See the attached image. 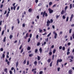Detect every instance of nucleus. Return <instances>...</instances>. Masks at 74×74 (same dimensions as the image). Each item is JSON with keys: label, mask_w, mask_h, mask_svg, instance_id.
<instances>
[{"label": "nucleus", "mask_w": 74, "mask_h": 74, "mask_svg": "<svg viewBox=\"0 0 74 74\" xmlns=\"http://www.w3.org/2000/svg\"><path fill=\"white\" fill-rule=\"evenodd\" d=\"M41 15H42V16L43 18L45 16H48V14L46 12V11H44L43 13V12H42L40 13Z\"/></svg>", "instance_id": "obj_1"}, {"label": "nucleus", "mask_w": 74, "mask_h": 74, "mask_svg": "<svg viewBox=\"0 0 74 74\" xmlns=\"http://www.w3.org/2000/svg\"><path fill=\"white\" fill-rule=\"evenodd\" d=\"M47 26H49V23H53V20H52V19H51L50 20V21H49V20H48L47 21Z\"/></svg>", "instance_id": "obj_2"}, {"label": "nucleus", "mask_w": 74, "mask_h": 74, "mask_svg": "<svg viewBox=\"0 0 74 74\" xmlns=\"http://www.w3.org/2000/svg\"><path fill=\"white\" fill-rule=\"evenodd\" d=\"M48 10L49 12V14H52V13H53V10H52L50 8H49Z\"/></svg>", "instance_id": "obj_3"}, {"label": "nucleus", "mask_w": 74, "mask_h": 74, "mask_svg": "<svg viewBox=\"0 0 74 74\" xmlns=\"http://www.w3.org/2000/svg\"><path fill=\"white\" fill-rule=\"evenodd\" d=\"M53 33L55 35L54 36V38H55V39H56V38H57V36H58V34H57V33H56V32H55L54 31Z\"/></svg>", "instance_id": "obj_4"}, {"label": "nucleus", "mask_w": 74, "mask_h": 74, "mask_svg": "<svg viewBox=\"0 0 74 74\" xmlns=\"http://www.w3.org/2000/svg\"><path fill=\"white\" fill-rule=\"evenodd\" d=\"M73 16H74V15H73V14H72L71 15V18H70V22H71L73 18Z\"/></svg>", "instance_id": "obj_5"}, {"label": "nucleus", "mask_w": 74, "mask_h": 74, "mask_svg": "<svg viewBox=\"0 0 74 74\" xmlns=\"http://www.w3.org/2000/svg\"><path fill=\"white\" fill-rule=\"evenodd\" d=\"M5 62H7V64L9 66L10 65V62L9 61H8V60H7V59L6 58V60L5 61Z\"/></svg>", "instance_id": "obj_6"}, {"label": "nucleus", "mask_w": 74, "mask_h": 74, "mask_svg": "<svg viewBox=\"0 0 74 74\" xmlns=\"http://www.w3.org/2000/svg\"><path fill=\"white\" fill-rule=\"evenodd\" d=\"M73 71L72 70H69L68 71V73L69 74H73Z\"/></svg>", "instance_id": "obj_7"}, {"label": "nucleus", "mask_w": 74, "mask_h": 74, "mask_svg": "<svg viewBox=\"0 0 74 74\" xmlns=\"http://www.w3.org/2000/svg\"><path fill=\"white\" fill-rule=\"evenodd\" d=\"M68 58L69 59L70 58H71V59H73L74 58V57H73V56H68Z\"/></svg>", "instance_id": "obj_8"}, {"label": "nucleus", "mask_w": 74, "mask_h": 74, "mask_svg": "<svg viewBox=\"0 0 74 74\" xmlns=\"http://www.w3.org/2000/svg\"><path fill=\"white\" fill-rule=\"evenodd\" d=\"M10 13V12H8L7 14L6 15V18H8V16H9V14Z\"/></svg>", "instance_id": "obj_9"}, {"label": "nucleus", "mask_w": 74, "mask_h": 74, "mask_svg": "<svg viewBox=\"0 0 74 74\" xmlns=\"http://www.w3.org/2000/svg\"><path fill=\"white\" fill-rule=\"evenodd\" d=\"M34 64L35 66H36L37 64V61H35L34 62Z\"/></svg>", "instance_id": "obj_10"}, {"label": "nucleus", "mask_w": 74, "mask_h": 74, "mask_svg": "<svg viewBox=\"0 0 74 74\" xmlns=\"http://www.w3.org/2000/svg\"><path fill=\"white\" fill-rule=\"evenodd\" d=\"M7 70L8 69L7 68H5L4 69V71L6 73H8V71Z\"/></svg>", "instance_id": "obj_11"}, {"label": "nucleus", "mask_w": 74, "mask_h": 74, "mask_svg": "<svg viewBox=\"0 0 74 74\" xmlns=\"http://www.w3.org/2000/svg\"><path fill=\"white\" fill-rule=\"evenodd\" d=\"M13 37V36L12 35H10L9 36V38L10 39H12Z\"/></svg>", "instance_id": "obj_12"}, {"label": "nucleus", "mask_w": 74, "mask_h": 74, "mask_svg": "<svg viewBox=\"0 0 74 74\" xmlns=\"http://www.w3.org/2000/svg\"><path fill=\"white\" fill-rule=\"evenodd\" d=\"M5 40H6V37H4V38L3 40V42H5Z\"/></svg>", "instance_id": "obj_13"}, {"label": "nucleus", "mask_w": 74, "mask_h": 74, "mask_svg": "<svg viewBox=\"0 0 74 74\" xmlns=\"http://www.w3.org/2000/svg\"><path fill=\"white\" fill-rule=\"evenodd\" d=\"M32 11L33 9H32L31 8H29L28 10L29 12H32Z\"/></svg>", "instance_id": "obj_14"}, {"label": "nucleus", "mask_w": 74, "mask_h": 74, "mask_svg": "<svg viewBox=\"0 0 74 74\" xmlns=\"http://www.w3.org/2000/svg\"><path fill=\"white\" fill-rule=\"evenodd\" d=\"M57 60H58L59 62H62L63 60L62 59H60V60L58 59Z\"/></svg>", "instance_id": "obj_15"}, {"label": "nucleus", "mask_w": 74, "mask_h": 74, "mask_svg": "<svg viewBox=\"0 0 74 74\" xmlns=\"http://www.w3.org/2000/svg\"><path fill=\"white\" fill-rule=\"evenodd\" d=\"M17 21L18 24H19V23H20V21H19V18L17 19Z\"/></svg>", "instance_id": "obj_16"}, {"label": "nucleus", "mask_w": 74, "mask_h": 74, "mask_svg": "<svg viewBox=\"0 0 74 74\" xmlns=\"http://www.w3.org/2000/svg\"><path fill=\"white\" fill-rule=\"evenodd\" d=\"M51 61V59H49L47 60V62L48 63H50Z\"/></svg>", "instance_id": "obj_17"}, {"label": "nucleus", "mask_w": 74, "mask_h": 74, "mask_svg": "<svg viewBox=\"0 0 74 74\" xmlns=\"http://www.w3.org/2000/svg\"><path fill=\"white\" fill-rule=\"evenodd\" d=\"M39 51L40 53H42V49L41 48H40L39 49Z\"/></svg>", "instance_id": "obj_18"}, {"label": "nucleus", "mask_w": 74, "mask_h": 74, "mask_svg": "<svg viewBox=\"0 0 74 74\" xmlns=\"http://www.w3.org/2000/svg\"><path fill=\"white\" fill-rule=\"evenodd\" d=\"M64 11L63 10H62V11H61V14L62 15H63V14H64Z\"/></svg>", "instance_id": "obj_19"}, {"label": "nucleus", "mask_w": 74, "mask_h": 74, "mask_svg": "<svg viewBox=\"0 0 74 74\" xmlns=\"http://www.w3.org/2000/svg\"><path fill=\"white\" fill-rule=\"evenodd\" d=\"M18 66V62H17L16 63V67L17 68Z\"/></svg>", "instance_id": "obj_20"}, {"label": "nucleus", "mask_w": 74, "mask_h": 74, "mask_svg": "<svg viewBox=\"0 0 74 74\" xmlns=\"http://www.w3.org/2000/svg\"><path fill=\"white\" fill-rule=\"evenodd\" d=\"M39 32L40 33H42V30L40 28L39 29Z\"/></svg>", "instance_id": "obj_21"}, {"label": "nucleus", "mask_w": 74, "mask_h": 74, "mask_svg": "<svg viewBox=\"0 0 74 74\" xmlns=\"http://www.w3.org/2000/svg\"><path fill=\"white\" fill-rule=\"evenodd\" d=\"M26 60H25L24 62H23V64H25L26 63Z\"/></svg>", "instance_id": "obj_22"}, {"label": "nucleus", "mask_w": 74, "mask_h": 74, "mask_svg": "<svg viewBox=\"0 0 74 74\" xmlns=\"http://www.w3.org/2000/svg\"><path fill=\"white\" fill-rule=\"evenodd\" d=\"M69 17H67L66 18V22H68L69 21Z\"/></svg>", "instance_id": "obj_23"}, {"label": "nucleus", "mask_w": 74, "mask_h": 74, "mask_svg": "<svg viewBox=\"0 0 74 74\" xmlns=\"http://www.w3.org/2000/svg\"><path fill=\"white\" fill-rule=\"evenodd\" d=\"M33 56V54H31L29 55V57H32V56Z\"/></svg>", "instance_id": "obj_24"}, {"label": "nucleus", "mask_w": 74, "mask_h": 74, "mask_svg": "<svg viewBox=\"0 0 74 74\" xmlns=\"http://www.w3.org/2000/svg\"><path fill=\"white\" fill-rule=\"evenodd\" d=\"M5 58V55L3 53L2 54V58Z\"/></svg>", "instance_id": "obj_25"}, {"label": "nucleus", "mask_w": 74, "mask_h": 74, "mask_svg": "<svg viewBox=\"0 0 74 74\" xmlns=\"http://www.w3.org/2000/svg\"><path fill=\"white\" fill-rule=\"evenodd\" d=\"M52 61L50 64V67H52Z\"/></svg>", "instance_id": "obj_26"}, {"label": "nucleus", "mask_w": 74, "mask_h": 74, "mask_svg": "<svg viewBox=\"0 0 74 74\" xmlns=\"http://www.w3.org/2000/svg\"><path fill=\"white\" fill-rule=\"evenodd\" d=\"M72 31V29H70L69 31V33H71Z\"/></svg>", "instance_id": "obj_27"}, {"label": "nucleus", "mask_w": 74, "mask_h": 74, "mask_svg": "<svg viewBox=\"0 0 74 74\" xmlns=\"http://www.w3.org/2000/svg\"><path fill=\"white\" fill-rule=\"evenodd\" d=\"M37 52H38V49H36L35 51V53H37Z\"/></svg>", "instance_id": "obj_28"}, {"label": "nucleus", "mask_w": 74, "mask_h": 74, "mask_svg": "<svg viewBox=\"0 0 74 74\" xmlns=\"http://www.w3.org/2000/svg\"><path fill=\"white\" fill-rule=\"evenodd\" d=\"M52 4V2H50L49 3V5H51Z\"/></svg>", "instance_id": "obj_29"}, {"label": "nucleus", "mask_w": 74, "mask_h": 74, "mask_svg": "<svg viewBox=\"0 0 74 74\" xmlns=\"http://www.w3.org/2000/svg\"><path fill=\"white\" fill-rule=\"evenodd\" d=\"M70 9H71L72 8V4H71L70 5Z\"/></svg>", "instance_id": "obj_30"}, {"label": "nucleus", "mask_w": 74, "mask_h": 74, "mask_svg": "<svg viewBox=\"0 0 74 74\" xmlns=\"http://www.w3.org/2000/svg\"><path fill=\"white\" fill-rule=\"evenodd\" d=\"M23 52V49H22L21 50V51L20 52L21 53H22Z\"/></svg>", "instance_id": "obj_31"}, {"label": "nucleus", "mask_w": 74, "mask_h": 74, "mask_svg": "<svg viewBox=\"0 0 74 74\" xmlns=\"http://www.w3.org/2000/svg\"><path fill=\"white\" fill-rule=\"evenodd\" d=\"M68 8V6H66L65 8V11H66Z\"/></svg>", "instance_id": "obj_32"}, {"label": "nucleus", "mask_w": 74, "mask_h": 74, "mask_svg": "<svg viewBox=\"0 0 74 74\" xmlns=\"http://www.w3.org/2000/svg\"><path fill=\"white\" fill-rule=\"evenodd\" d=\"M31 49V48H30V47H28L27 48V50H30Z\"/></svg>", "instance_id": "obj_33"}, {"label": "nucleus", "mask_w": 74, "mask_h": 74, "mask_svg": "<svg viewBox=\"0 0 74 74\" xmlns=\"http://www.w3.org/2000/svg\"><path fill=\"white\" fill-rule=\"evenodd\" d=\"M4 30H3L2 32V34H1L2 36H3V34H4Z\"/></svg>", "instance_id": "obj_34"}, {"label": "nucleus", "mask_w": 74, "mask_h": 74, "mask_svg": "<svg viewBox=\"0 0 74 74\" xmlns=\"http://www.w3.org/2000/svg\"><path fill=\"white\" fill-rule=\"evenodd\" d=\"M62 49L63 51H64V50H65V47H62Z\"/></svg>", "instance_id": "obj_35"}, {"label": "nucleus", "mask_w": 74, "mask_h": 74, "mask_svg": "<svg viewBox=\"0 0 74 74\" xmlns=\"http://www.w3.org/2000/svg\"><path fill=\"white\" fill-rule=\"evenodd\" d=\"M46 42H45L44 43H42V45H45L46 44Z\"/></svg>", "instance_id": "obj_36"}, {"label": "nucleus", "mask_w": 74, "mask_h": 74, "mask_svg": "<svg viewBox=\"0 0 74 74\" xmlns=\"http://www.w3.org/2000/svg\"><path fill=\"white\" fill-rule=\"evenodd\" d=\"M38 60H40V57L39 56H38Z\"/></svg>", "instance_id": "obj_37"}, {"label": "nucleus", "mask_w": 74, "mask_h": 74, "mask_svg": "<svg viewBox=\"0 0 74 74\" xmlns=\"http://www.w3.org/2000/svg\"><path fill=\"white\" fill-rule=\"evenodd\" d=\"M31 39L30 38H29L28 40V42H29L30 41Z\"/></svg>", "instance_id": "obj_38"}, {"label": "nucleus", "mask_w": 74, "mask_h": 74, "mask_svg": "<svg viewBox=\"0 0 74 74\" xmlns=\"http://www.w3.org/2000/svg\"><path fill=\"white\" fill-rule=\"evenodd\" d=\"M32 34H30V35H29V37L30 38H32Z\"/></svg>", "instance_id": "obj_39"}, {"label": "nucleus", "mask_w": 74, "mask_h": 74, "mask_svg": "<svg viewBox=\"0 0 74 74\" xmlns=\"http://www.w3.org/2000/svg\"><path fill=\"white\" fill-rule=\"evenodd\" d=\"M55 56V55H53L52 56V59L53 60V59H54V57Z\"/></svg>", "instance_id": "obj_40"}, {"label": "nucleus", "mask_w": 74, "mask_h": 74, "mask_svg": "<svg viewBox=\"0 0 74 74\" xmlns=\"http://www.w3.org/2000/svg\"><path fill=\"white\" fill-rule=\"evenodd\" d=\"M55 52H56V49H54L53 50V53H55Z\"/></svg>", "instance_id": "obj_41"}, {"label": "nucleus", "mask_w": 74, "mask_h": 74, "mask_svg": "<svg viewBox=\"0 0 74 74\" xmlns=\"http://www.w3.org/2000/svg\"><path fill=\"white\" fill-rule=\"evenodd\" d=\"M49 54L50 55H52V52L50 51L49 52Z\"/></svg>", "instance_id": "obj_42"}, {"label": "nucleus", "mask_w": 74, "mask_h": 74, "mask_svg": "<svg viewBox=\"0 0 74 74\" xmlns=\"http://www.w3.org/2000/svg\"><path fill=\"white\" fill-rule=\"evenodd\" d=\"M26 36L27 37H29V34L28 33L26 34Z\"/></svg>", "instance_id": "obj_43"}, {"label": "nucleus", "mask_w": 74, "mask_h": 74, "mask_svg": "<svg viewBox=\"0 0 74 74\" xmlns=\"http://www.w3.org/2000/svg\"><path fill=\"white\" fill-rule=\"evenodd\" d=\"M51 34V33H49L47 35V37H49L50 36V35Z\"/></svg>", "instance_id": "obj_44"}, {"label": "nucleus", "mask_w": 74, "mask_h": 74, "mask_svg": "<svg viewBox=\"0 0 74 74\" xmlns=\"http://www.w3.org/2000/svg\"><path fill=\"white\" fill-rule=\"evenodd\" d=\"M48 38H47L45 39V41H47V42H48Z\"/></svg>", "instance_id": "obj_45"}, {"label": "nucleus", "mask_w": 74, "mask_h": 74, "mask_svg": "<svg viewBox=\"0 0 74 74\" xmlns=\"http://www.w3.org/2000/svg\"><path fill=\"white\" fill-rule=\"evenodd\" d=\"M70 52H69V51H68L67 52V55H69V54H70Z\"/></svg>", "instance_id": "obj_46"}, {"label": "nucleus", "mask_w": 74, "mask_h": 74, "mask_svg": "<svg viewBox=\"0 0 74 74\" xmlns=\"http://www.w3.org/2000/svg\"><path fill=\"white\" fill-rule=\"evenodd\" d=\"M62 18L64 19H65L66 18V16H64V15H63L62 16Z\"/></svg>", "instance_id": "obj_47"}, {"label": "nucleus", "mask_w": 74, "mask_h": 74, "mask_svg": "<svg viewBox=\"0 0 74 74\" xmlns=\"http://www.w3.org/2000/svg\"><path fill=\"white\" fill-rule=\"evenodd\" d=\"M22 45H21L20 46V47L19 48V49H22Z\"/></svg>", "instance_id": "obj_48"}, {"label": "nucleus", "mask_w": 74, "mask_h": 74, "mask_svg": "<svg viewBox=\"0 0 74 74\" xmlns=\"http://www.w3.org/2000/svg\"><path fill=\"white\" fill-rule=\"evenodd\" d=\"M60 67L58 68L57 69L58 71H60Z\"/></svg>", "instance_id": "obj_49"}, {"label": "nucleus", "mask_w": 74, "mask_h": 74, "mask_svg": "<svg viewBox=\"0 0 74 74\" xmlns=\"http://www.w3.org/2000/svg\"><path fill=\"white\" fill-rule=\"evenodd\" d=\"M62 49V47L60 46L59 47V49Z\"/></svg>", "instance_id": "obj_50"}, {"label": "nucleus", "mask_w": 74, "mask_h": 74, "mask_svg": "<svg viewBox=\"0 0 74 74\" xmlns=\"http://www.w3.org/2000/svg\"><path fill=\"white\" fill-rule=\"evenodd\" d=\"M36 18H37V19H39L40 18V17L39 16H37Z\"/></svg>", "instance_id": "obj_51"}, {"label": "nucleus", "mask_w": 74, "mask_h": 74, "mask_svg": "<svg viewBox=\"0 0 74 74\" xmlns=\"http://www.w3.org/2000/svg\"><path fill=\"white\" fill-rule=\"evenodd\" d=\"M3 4L1 5V6H0L1 8H3Z\"/></svg>", "instance_id": "obj_52"}, {"label": "nucleus", "mask_w": 74, "mask_h": 74, "mask_svg": "<svg viewBox=\"0 0 74 74\" xmlns=\"http://www.w3.org/2000/svg\"><path fill=\"white\" fill-rule=\"evenodd\" d=\"M40 44V43L38 42L37 44V46H39Z\"/></svg>", "instance_id": "obj_53"}, {"label": "nucleus", "mask_w": 74, "mask_h": 74, "mask_svg": "<svg viewBox=\"0 0 74 74\" xmlns=\"http://www.w3.org/2000/svg\"><path fill=\"white\" fill-rule=\"evenodd\" d=\"M13 8L14 9V10H15V9L16 8V6H14Z\"/></svg>", "instance_id": "obj_54"}, {"label": "nucleus", "mask_w": 74, "mask_h": 74, "mask_svg": "<svg viewBox=\"0 0 74 74\" xmlns=\"http://www.w3.org/2000/svg\"><path fill=\"white\" fill-rule=\"evenodd\" d=\"M59 61L57 60V66H58V64L59 63Z\"/></svg>", "instance_id": "obj_55"}, {"label": "nucleus", "mask_w": 74, "mask_h": 74, "mask_svg": "<svg viewBox=\"0 0 74 74\" xmlns=\"http://www.w3.org/2000/svg\"><path fill=\"white\" fill-rule=\"evenodd\" d=\"M43 72H42V71H40L39 72V74H42Z\"/></svg>", "instance_id": "obj_56"}, {"label": "nucleus", "mask_w": 74, "mask_h": 74, "mask_svg": "<svg viewBox=\"0 0 74 74\" xmlns=\"http://www.w3.org/2000/svg\"><path fill=\"white\" fill-rule=\"evenodd\" d=\"M3 48H1L0 49V51H1L2 52L3 51Z\"/></svg>", "instance_id": "obj_57"}, {"label": "nucleus", "mask_w": 74, "mask_h": 74, "mask_svg": "<svg viewBox=\"0 0 74 74\" xmlns=\"http://www.w3.org/2000/svg\"><path fill=\"white\" fill-rule=\"evenodd\" d=\"M69 60H70V62H73V60L71 59H69Z\"/></svg>", "instance_id": "obj_58"}, {"label": "nucleus", "mask_w": 74, "mask_h": 74, "mask_svg": "<svg viewBox=\"0 0 74 74\" xmlns=\"http://www.w3.org/2000/svg\"><path fill=\"white\" fill-rule=\"evenodd\" d=\"M29 61H27V65H29Z\"/></svg>", "instance_id": "obj_59"}, {"label": "nucleus", "mask_w": 74, "mask_h": 74, "mask_svg": "<svg viewBox=\"0 0 74 74\" xmlns=\"http://www.w3.org/2000/svg\"><path fill=\"white\" fill-rule=\"evenodd\" d=\"M38 2V0H35V3H37Z\"/></svg>", "instance_id": "obj_60"}, {"label": "nucleus", "mask_w": 74, "mask_h": 74, "mask_svg": "<svg viewBox=\"0 0 74 74\" xmlns=\"http://www.w3.org/2000/svg\"><path fill=\"white\" fill-rule=\"evenodd\" d=\"M38 35H37L36 36V38L37 39L38 38Z\"/></svg>", "instance_id": "obj_61"}, {"label": "nucleus", "mask_w": 74, "mask_h": 74, "mask_svg": "<svg viewBox=\"0 0 74 74\" xmlns=\"http://www.w3.org/2000/svg\"><path fill=\"white\" fill-rule=\"evenodd\" d=\"M7 14V10H5L4 15H5V14Z\"/></svg>", "instance_id": "obj_62"}, {"label": "nucleus", "mask_w": 74, "mask_h": 74, "mask_svg": "<svg viewBox=\"0 0 74 74\" xmlns=\"http://www.w3.org/2000/svg\"><path fill=\"white\" fill-rule=\"evenodd\" d=\"M41 5H42L41 3H39L38 5V6H41Z\"/></svg>", "instance_id": "obj_63"}, {"label": "nucleus", "mask_w": 74, "mask_h": 74, "mask_svg": "<svg viewBox=\"0 0 74 74\" xmlns=\"http://www.w3.org/2000/svg\"><path fill=\"white\" fill-rule=\"evenodd\" d=\"M72 36L73 39H74V34H72Z\"/></svg>", "instance_id": "obj_64"}]
</instances>
